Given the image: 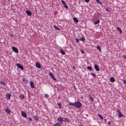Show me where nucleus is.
Segmentation results:
<instances>
[{"label": "nucleus", "instance_id": "nucleus-1", "mask_svg": "<svg viewBox=\"0 0 126 126\" xmlns=\"http://www.w3.org/2000/svg\"><path fill=\"white\" fill-rule=\"evenodd\" d=\"M82 106V104L79 102H75L74 107L78 108H80Z\"/></svg>", "mask_w": 126, "mask_h": 126}, {"label": "nucleus", "instance_id": "nucleus-2", "mask_svg": "<svg viewBox=\"0 0 126 126\" xmlns=\"http://www.w3.org/2000/svg\"><path fill=\"white\" fill-rule=\"evenodd\" d=\"M117 112L118 113V117L119 118H121L122 117L124 116V115L121 113L119 110H117Z\"/></svg>", "mask_w": 126, "mask_h": 126}, {"label": "nucleus", "instance_id": "nucleus-3", "mask_svg": "<svg viewBox=\"0 0 126 126\" xmlns=\"http://www.w3.org/2000/svg\"><path fill=\"white\" fill-rule=\"evenodd\" d=\"M57 120L58 122H60L62 124V122L64 121L62 118L61 117H60L58 118L57 119Z\"/></svg>", "mask_w": 126, "mask_h": 126}, {"label": "nucleus", "instance_id": "nucleus-4", "mask_svg": "<svg viewBox=\"0 0 126 126\" xmlns=\"http://www.w3.org/2000/svg\"><path fill=\"white\" fill-rule=\"evenodd\" d=\"M16 65L21 70H23L24 69L23 66L21 65L19 63H17L16 64Z\"/></svg>", "mask_w": 126, "mask_h": 126}, {"label": "nucleus", "instance_id": "nucleus-5", "mask_svg": "<svg viewBox=\"0 0 126 126\" xmlns=\"http://www.w3.org/2000/svg\"><path fill=\"white\" fill-rule=\"evenodd\" d=\"M12 50L15 52L18 53V51L17 49L15 47L13 46H12Z\"/></svg>", "mask_w": 126, "mask_h": 126}, {"label": "nucleus", "instance_id": "nucleus-6", "mask_svg": "<svg viewBox=\"0 0 126 126\" xmlns=\"http://www.w3.org/2000/svg\"><path fill=\"white\" fill-rule=\"evenodd\" d=\"M49 75L54 80H56V79L54 77L53 74L52 73L50 72L49 73Z\"/></svg>", "mask_w": 126, "mask_h": 126}, {"label": "nucleus", "instance_id": "nucleus-7", "mask_svg": "<svg viewBox=\"0 0 126 126\" xmlns=\"http://www.w3.org/2000/svg\"><path fill=\"white\" fill-rule=\"evenodd\" d=\"M36 66L37 67L39 68H41V65L38 62H36L35 64Z\"/></svg>", "mask_w": 126, "mask_h": 126}, {"label": "nucleus", "instance_id": "nucleus-8", "mask_svg": "<svg viewBox=\"0 0 126 126\" xmlns=\"http://www.w3.org/2000/svg\"><path fill=\"white\" fill-rule=\"evenodd\" d=\"M6 97L7 99L9 100L10 98L11 95L10 94L7 93L6 94Z\"/></svg>", "mask_w": 126, "mask_h": 126}, {"label": "nucleus", "instance_id": "nucleus-9", "mask_svg": "<svg viewBox=\"0 0 126 126\" xmlns=\"http://www.w3.org/2000/svg\"><path fill=\"white\" fill-rule=\"evenodd\" d=\"M5 111L8 114H10L11 112L10 109L7 107L6 109H5Z\"/></svg>", "mask_w": 126, "mask_h": 126}, {"label": "nucleus", "instance_id": "nucleus-10", "mask_svg": "<svg viewBox=\"0 0 126 126\" xmlns=\"http://www.w3.org/2000/svg\"><path fill=\"white\" fill-rule=\"evenodd\" d=\"M21 115L22 116L25 118L27 117V115L26 113L24 111H22L21 112Z\"/></svg>", "mask_w": 126, "mask_h": 126}, {"label": "nucleus", "instance_id": "nucleus-11", "mask_svg": "<svg viewBox=\"0 0 126 126\" xmlns=\"http://www.w3.org/2000/svg\"><path fill=\"white\" fill-rule=\"evenodd\" d=\"M30 86L31 87L33 88H34L35 87H34V84L33 82L32 81H30Z\"/></svg>", "mask_w": 126, "mask_h": 126}, {"label": "nucleus", "instance_id": "nucleus-12", "mask_svg": "<svg viewBox=\"0 0 126 126\" xmlns=\"http://www.w3.org/2000/svg\"><path fill=\"white\" fill-rule=\"evenodd\" d=\"M94 67L95 70L97 71H98L99 70V69L98 66L96 64H95L94 65Z\"/></svg>", "mask_w": 126, "mask_h": 126}, {"label": "nucleus", "instance_id": "nucleus-13", "mask_svg": "<svg viewBox=\"0 0 126 126\" xmlns=\"http://www.w3.org/2000/svg\"><path fill=\"white\" fill-rule=\"evenodd\" d=\"M22 81L24 83H27V82L28 81V80L27 79L25 78H23L22 79Z\"/></svg>", "mask_w": 126, "mask_h": 126}, {"label": "nucleus", "instance_id": "nucleus-14", "mask_svg": "<svg viewBox=\"0 0 126 126\" xmlns=\"http://www.w3.org/2000/svg\"><path fill=\"white\" fill-rule=\"evenodd\" d=\"M26 13L28 16H30L32 15L31 13L29 10H27L26 12Z\"/></svg>", "mask_w": 126, "mask_h": 126}, {"label": "nucleus", "instance_id": "nucleus-15", "mask_svg": "<svg viewBox=\"0 0 126 126\" xmlns=\"http://www.w3.org/2000/svg\"><path fill=\"white\" fill-rule=\"evenodd\" d=\"M73 19L75 23H77L78 22V20L76 17H74Z\"/></svg>", "mask_w": 126, "mask_h": 126}, {"label": "nucleus", "instance_id": "nucleus-16", "mask_svg": "<svg viewBox=\"0 0 126 126\" xmlns=\"http://www.w3.org/2000/svg\"><path fill=\"white\" fill-rule=\"evenodd\" d=\"M19 97L22 100H23L24 99V96L23 95L21 94L19 96Z\"/></svg>", "mask_w": 126, "mask_h": 126}, {"label": "nucleus", "instance_id": "nucleus-17", "mask_svg": "<svg viewBox=\"0 0 126 126\" xmlns=\"http://www.w3.org/2000/svg\"><path fill=\"white\" fill-rule=\"evenodd\" d=\"M68 105L69 106H72L74 107L75 103L71 102H68Z\"/></svg>", "mask_w": 126, "mask_h": 126}, {"label": "nucleus", "instance_id": "nucleus-18", "mask_svg": "<svg viewBox=\"0 0 126 126\" xmlns=\"http://www.w3.org/2000/svg\"><path fill=\"white\" fill-rule=\"evenodd\" d=\"M64 121H65L67 122H70V120L66 118H64Z\"/></svg>", "mask_w": 126, "mask_h": 126}, {"label": "nucleus", "instance_id": "nucleus-19", "mask_svg": "<svg viewBox=\"0 0 126 126\" xmlns=\"http://www.w3.org/2000/svg\"><path fill=\"white\" fill-rule=\"evenodd\" d=\"M33 118L35 120L38 121L39 120V118L37 116H34Z\"/></svg>", "mask_w": 126, "mask_h": 126}, {"label": "nucleus", "instance_id": "nucleus-20", "mask_svg": "<svg viewBox=\"0 0 126 126\" xmlns=\"http://www.w3.org/2000/svg\"><path fill=\"white\" fill-rule=\"evenodd\" d=\"M117 31H119L120 32L119 33L120 34H121L122 32V31L120 28L119 27H117Z\"/></svg>", "mask_w": 126, "mask_h": 126}, {"label": "nucleus", "instance_id": "nucleus-21", "mask_svg": "<svg viewBox=\"0 0 126 126\" xmlns=\"http://www.w3.org/2000/svg\"><path fill=\"white\" fill-rule=\"evenodd\" d=\"M110 81L112 82H114L115 80L113 77H111L110 79Z\"/></svg>", "mask_w": 126, "mask_h": 126}, {"label": "nucleus", "instance_id": "nucleus-22", "mask_svg": "<svg viewBox=\"0 0 126 126\" xmlns=\"http://www.w3.org/2000/svg\"><path fill=\"white\" fill-rule=\"evenodd\" d=\"M60 52L63 55H64L65 54V52L62 49H61L60 50Z\"/></svg>", "mask_w": 126, "mask_h": 126}, {"label": "nucleus", "instance_id": "nucleus-23", "mask_svg": "<svg viewBox=\"0 0 126 126\" xmlns=\"http://www.w3.org/2000/svg\"><path fill=\"white\" fill-rule=\"evenodd\" d=\"M79 39L80 40H81L83 42H84L85 41V39L84 38V37H82L81 38H80Z\"/></svg>", "mask_w": 126, "mask_h": 126}, {"label": "nucleus", "instance_id": "nucleus-24", "mask_svg": "<svg viewBox=\"0 0 126 126\" xmlns=\"http://www.w3.org/2000/svg\"><path fill=\"white\" fill-rule=\"evenodd\" d=\"M61 125L59 123H57L56 124L54 125V126H61Z\"/></svg>", "mask_w": 126, "mask_h": 126}, {"label": "nucleus", "instance_id": "nucleus-25", "mask_svg": "<svg viewBox=\"0 0 126 126\" xmlns=\"http://www.w3.org/2000/svg\"><path fill=\"white\" fill-rule=\"evenodd\" d=\"M100 22V21L99 20H97V21H95L94 23V24H99Z\"/></svg>", "mask_w": 126, "mask_h": 126}, {"label": "nucleus", "instance_id": "nucleus-26", "mask_svg": "<svg viewBox=\"0 0 126 126\" xmlns=\"http://www.w3.org/2000/svg\"><path fill=\"white\" fill-rule=\"evenodd\" d=\"M0 83L4 86L5 85V83L3 81H0Z\"/></svg>", "mask_w": 126, "mask_h": 126}, {"label": "nucleus", "instance_id": "nucleus-27", "mask_svg": "<svg viewBox=\"0 0 126 126\" xmlns=\"http://www.w3.org/2000/svg\"><path fill=\"white\" fill-rule=\"evenodd\" d=\"M97 49L98 50H99V51L100 52H101V49L100 47V46H97V47H96Z\"/></svg>", "mask_w": 126, "mask_h": 126}, {"label": "nucleus", "instance_id": "nucleus-28", "mask_svg": "<svg viewBox=\"0 0 126 126\" xmlns=\"http://www.w3.org/2000/svg\"><path fill=\"white\" fill-rule=\"evenodd\" d=\"M87 68L90 70H92V68L91 66H88L87 67Z\"/></svg>", "mask_w": 126, "mask_h": 126}, {"label": "nucleus", "instance_id": "nucleus-29", "mask_svg": "<svg viewBox=\"0 0 126 126\" xmlns=\"http://www.w3.org/2000/svg\"><path fill=\"white\" fill-rule=\"evenodd\" d=\"M98 116L100 118H101L102 120H103V118L102 116L101 115L98 114Z\"/></svg>", "mask_w": 126, "mask_h": 126}, {"label": "nucleus", "instance_id": "nucleus-30", "mask_svg": "<svg viewBox=\"0 0 126 126\" xmlns=\"http://www.w3.org/2000/svg\"><path fill=\"white\" fill-rule=\"evenodd\" d=\"M89 98H90V99H91V101L93 102L94 100L93 98L90 95H89Z\"/></svg>", "mask_w": 126, "mask_h": 126}, {"label": "nucleus", "instance_id": "nucleus-31", "mask_svg": "<svg viewBox=\"0 0 126 126\" xmlns=\"http://www.w3.org/2000/svg\"><path fill=\"white\" fill-rule=\"evenodd\" d=\"M59 106V108L60 109H61V104L59 103H58L57 104Z\"/></svg>", "mask_w": 126, "mask_h": 126}, {"label": "nucleus", "instance_id": "nucleus-32", "mask_svg": "<svg viewBox=\"0 0 126 126\" xmlns=\"http://www.w3.org/2000/svg\"><path fill=\"white\" fill-rule=\"evenodd\" d=\"M54 27L56 30H60V29H59L58 27H57L56 26H54Z\"/></svg>", "mask_w": 126, "mask_h": 126}, {"label": "nucleus", "instance_id": "nucleus-33", "mask_svg": "<svg viewBox=\"0 0 126 126\" xmlns=\"http://www.w3.org/2000/svg\"><path fill=\"white\" fill-rule=\"evenodd\" d=\"M79 39L78 38H76L75 39L76 41L78 43H79Z\"/></svg>", "mask_w": 126, "mask_h": 126}, {"label": "nucleus", "instance_id": "nucleus-34", "mask_svg": "<svg viewBox=\"0 0 126 126\" xmlns=\"http://www.w3.org/2000/svg\"><path fill=\"white\" fill-rule=\"evenodd\" d=\"M91 74L94 77H95L96 76L95 74L94 73H91Z\"/></svg>", "mask_w": 126, "mask_h": 126}, {"label": "nucleus", "instance_id": "nucleus-35", "mask_svg": "<svg viewBox=\"0 0 126 126\" xmlns=\"http://www.w3.org/2000/svg\"><path fill=\"white\" fill-rule=\"evenodd\" d=\"M64 7L65 8L67 9H68V6L66 4L64 5Z\"/></svg>", "mask_w": 126, "mask_h": 126}, {"label": "nucleus", "instance_id": "nucleus-36", "mask_svg": "<svg viewBox=\"0 0 126 126\" xmlns=\"http://www.w3.org/2000/svg\"><path fill=\"white\" fill-rule=\"evenodd\" d=\"M61 1H62V2L63 4V5H65V4H66L65 2L64 1H63V0H61Z\"/></svg>", "mask_w": 126, "mask_h": 126}, {"label": "nucleus", "instance_id": "nucleus-37", "mask_svg": "<svg viewBox=\"0 0 126 126\" xmlns=\"http://www.w3.org/2000/svg\"><path fill=\"white\" fill-rule=\"evenodd\" d=\"M28 119H29V121H32V118H31L30 117H28Z\"/></svg>", "mask_w": 126, "mask_h": 126}, {"label": "nucleus", "instance_id": "nucleus-38", "mask_svg": "<svg viewBox=\"0 0 126 126\" xmlns=\"http://www.w3.org/2000/svg\"><path fill=\"white\" fill-rule=\"evenodd\" d=\"M105 10L106 11L108 12L109 13H110V11L109 10L108 8H106Z\"/></svg>", "mask_w": 126, "mask_h": 126}, {"label": "nucleus", "instance_id": "nucleus-39", "mask_svg": "<svg viewBox=\"0 0 126 126\" xmlns=\"http://www.w3.org/2000/svg\"><path fill=\"white\" fill-rule=\"evenodd\" d=\"M45 95V96L46 97H47V98L48 97V96H48V94H45V95Z\"/></svg>", "mask_w": 126, "mask_h": 126}, {"label": "nucleus", "instance_id": "nucleus-40", "mask_svg": "<svg viewBox=\"0 0 126 126\" xmlns=\"http://www.w3.org/2000/svg\"><path fill=\"white\" fill-rule=\"evenodd\" d=\"M123 57L124 58L126 59V54L123 55Z\"/></svg>", "mask_w": 126, "mask_h": 126}, {"label": "nucleus", "instance_id": "nucleus-41", "mask_svg": "<svg viewBox=\"0 0 126 126\" xmlns=\"http://www.w3.org/2000/svg\"><path fill=\"white\" fill-rule=\"evenodd\" d=\"M124 84H126V81L125 80H123Z\"/></svg>", "mask_w": 126, "mask_h": 126}, {"label": "nucleus", "instance_id": "nucleus-42", "mask_svg": "<svg viewBox=\"0 0 126 126\" xmlns=\"http://www.w3.org/2000/svg\"><path fill=\"white\" fill-rule=\"evenodd\" d=\"M96 1L99 3V4L100 3V1L99 0H96Z\"/></svg>", "mask_w": 126, "mask_h": 126}, {"label": "nucleus", "instance_id": "nucleus-43", "mask_svg": "<svg viewBox=\"0 0 126 126\" xmlns=\"http://www.w3.org/2000/svg\"><path fill=\"white\" fill-rule=\"evenodd\" d=\"M81 52L82 53H84V51H83L82 50H81Z\"/></svg>", "mask_w": 126, "mask_h": 126}, {"label": "nucleus", "instance_id": "nucleus-44", "mask_svg": "<svg viewBox=\"0 0 126 126\" xmlns=\"http://www.w3.org/2000/svg\"><path fill=\"white\" fill-rule=\"evenodd\" d=\"M84 0L86 2H88L89 1V0Z\"/></svg>", "mask_w": 126, "mask_h": 126}, {"label": "nucleus", "instance_id": "nucleus-45", "mask_svg": "<svg viewBox=\"0 0 126 126\" xmlns=\"http://www.w3.org/2000/svg\"><path fill=\"white\" fill-rule=\"evenodd\" d=\"M60 96H58V99H60Z\"/></svg>", "mask_w": 126, "mask_h": 126}, {"label": "nucleus", "instance_id": "nucleus-46", "mask_svg": "<svg viewBox=\"0 0 126 126\" xmlns=\"http://www.w3.org/2000/svg\"><path fill=\"white\" fill-rule=\"evenodd\" d=\"M111 122L110 121H109L108 122V124L109 125L110 124Z\"/></svg>", "mask_w": 126, "mask_h": 126}, {"label": "nucleus", "instance_id": "nucleus-47", "mask_svg": "<svg viewBox=\"0 0 126 126\" xmlns=\"http://www.w3.org/2000/svg\"><path fill=\"white\" fill-rule=\"evenodd\" d=\"M98 14H99V13H98Z\"/></svg>", "mask_w": 126, "mask_h": 126}]
</instances>
